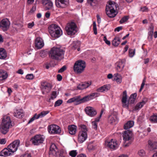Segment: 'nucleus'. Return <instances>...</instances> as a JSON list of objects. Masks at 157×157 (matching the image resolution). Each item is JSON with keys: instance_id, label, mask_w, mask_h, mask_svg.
Listing matches in <instances>:
<instances>
[{"instance_id": "1", "label": "nucleus", "mask_w": 157, "mask_h": 157, "mask_svg": "<svg viewBox=\"0 0 157 157\" xmlns=\"http://www.w3.org/2000/svg\"><path fill=\"white\" fill-rule=\"evenodd\" d=\"M65 52L63 48L54 47L49 52V56L52 59L61 61L64 58Z\"/></svg>"}, {"instance_id": "2", "label": "nucleus", "mask_w": 157, "mask_h": 157, "mask_svg": "<svg viewBox=\"0 0 157 157\" xmlns=\"http://www.w3.org/2000/svg\"><path fill=\"white\" fill-rule=\"evenodd\" d=\"M114 2L111 1L108 2V4L106 7L105 11L106 14L109 17H114L116 16L114 13L115 12V9L117 8Z\"/></svg>"}, {"instance_id": "3", "label": "nucleus", "mask_w": 157, "mask_h": 157, "mask_svg": "<svg viewBox=\"0 0 157 157\" xmlns=\"http://www.w3.org/2000/svg\"><path fill=\"white\" fill-rule=\"evenodd\" d=\"M65 29L67 35L71 36L75 35L77 31V25L72 21L67 23Z\"/></svg>"}, {"instance_id": "4", "label": "nucleus", "mask_w": 157, "mask_h": 157, "mask_svg": "<svg viewBox=\"0 0 157 157\" xmlns=\"http://www.w3.org/2000/svg\"><path fill=\"white\" fill-rule=\"evenodd\" d=\"M80 128L81 130L79 132L78 135V141L80 143H81L87 139V129L86 126L84 125H81Z\"/></svg>"}, {"instance_id": "5", "label": "nucleus", "mask_w": 157, "mask_h": 157, "mask_svg": "<svg viewBox=\"0 0 157 157\" xmlns=\"http://www.w3.org/2000/svg\"><path fill=\"white\" fill-rule=\"evenodd\" d=\"M132 132L129 130L124 132L123 137L124 142V147H128L131 144L132 141Z\"/></svg>"}, {"instance_id": "6", "label": "nucleus", "mask_w": 157, "mask_h": 157, "mask_svg": "<svg viewBox=\"0 0 157 157\" xmlns=\"http://www.w3.org/2000/svg\"><path fill=\"white\" fill-rule=\"evenodd\" d=\"M86 67L85 62L82 60L76 62L74 66V70L77 73H80L84 70Z\"/></svg>"}, {"instance_id": "7", "label": "nucleus", "mask_w": 157, "mask_h": 157, "mask_svg": "<svg viewBox=\"0 0 157 157\" xmlns=\"http://www.w3.org/2000/svg\"><path fill=\"white\" fill-rule=\"evenodd\" d=\"M44 139L43 135L37 134L32 137L30 141L34 145L38 146L43 143Z\"/></svg>"}, {"instance_id": "8", "label": "nucleus", "mask_w": 157, "mask_h": 157, "mask_svg": "<svg viewBox=\"0 0 157 157\" xmlns=\"http://www.w3.org/2000/svg\"><path fill=\"white\" fill-rule=\"evenodd\" d=\"M48 130L49 133L51 134H59L61 132L60 128L55 124L48 125Z\"/></svg>"}, {"instance_id": "9", "label": "nucleus", "mask_w": 157, "mask_h": 157, "mask_svg": "<svg viewBox=\"0 0 157 157\" xmlns=\"http://www.w3.org/2000/svg\"><path fill=\"white\" fill-rule=\"evenodd\" d=\"M10 24V22L8 19L4 18L0 22V28L3 31H6L9 29Z\"/></svg>"}, {"instance_id": "10", "label": "nucleus", "mask_w": 157, "mask_h": 157, "mask_svg": "<svg viewBox=\"0 0 157 157\" xmlns=\"http://www.w3.org/2000/svg\"><path fill=\"white\" fill-rule=\"evenodd\" d=\"M20 140H17L10 144L8 146V148L9 149H10V150L13 154L17 150L18 147L20 146Z\"/></svg>"}, {"instance_id": "11", "label": "nucleus", "mask_w": 157, "mask_h": 157, "mask_svg": "<svg viewBox=\"0 0 157 157\" xmlns=\"http://www.w3.org/2000/svg\"><path fill=\"white\" fill-rule=\"evenodd\" d=\"M105 143L107 146L112 150H116L119 147L117 141L115 139H112L109 141H105Z\"/></svg>"}, {"instance_id": "12", "label": "nucleus", "mask_w": 157, "mask_h": 157, "mask_svg": "<svg viewBox=\"0 0 157 157\" xmlns=\"http://www.w3.org/2000/svg\"><path fill=\"white\" fill-rule=\"evenodd\" d=\"M49 112V111H43L38 114L35 113L33 116L29 120L28 122V124H29L32 122L35 119H37L39 118H42Z\"/></svg>"}, {"instance_id": "13", "label": "nucleus", "mask_w": 157, "mask_h": 157, "mask_svg": "<svg viewBox=\"0 0 157 157\" xmlns=\"http://www.w3.org/2000/svg\"><path fill=\"white\" fill-rule=\"evenodd\" d=\"M125 63V60L124 59H120L116 63V70L117 71L121 72L122 71L124 67Z\"/></svg>"}, {"instance_id": "14", "label": "nucleus", "mask_w": 157, "mask_h": 157, "mask_svg": "<svg viewBox=\"0 0 157 157\" xmlns=\"http://www.w3.org/2000/svg\"><path fill=\"white\" fill-rule=\"evenodd\" d=\"M85 111L86 113L90 117H93L97 114V111L93 107L88 106L85 109Z\"/></svg>"}, {"instance_id": "15", "label": "nucleus", "mask_w": 157, "mask_h": 157, "mask_svg": "<svg viewBox=\"0 0 157 157\" xmlns=\"http://www.w3.org/2000/svg\"><path fill=\"white\" fill-rule=\"evenodd\" d=\"M75 102L76 105H79L83 103L82 98H81L80 96H75L69 99L67 102V103H69Z\"/></svg>"}, {"instance_id": "16", "label": "nucleus", "mask_w": 157, "mask_h": 157, "mask_svg": "<svg viewBox=\"0 0 157 157\" xmlns=\"http://www.w3.org/2000/svg\"><path fill=\"white\" fill-rule=\"evenodd\" d=\"M42 3L46 10H51L53 7V3L50 0H42Z\"/></svg>"}, {"instance_id": "17", "label": "nucleus", "mask_w": 157, "mask_h": 157, "mask_svg": "<svg viewBox=\"0 0 157 157\" xmlns=\"http://www.w3.org/2000/svg\"><path fill=\"white\" fill-rule=\"evenodd\" d=\"M148 101V98L144 97L142 100L140 102L136 104L135 107L133 108L132 111H134L140 110Z\"/></svg>"}, {"instance_id": "18", "label": "nucleus", "mask_w": 157, "mask_h": 157, "mask_svg": "<svg viewBox=\"0 0 157 157\" xmlns=\"http://www.w3.org/2000/svg\"><path fill=\"white\" fill-rule=\"evenodd\" d=\"M68 4V0H56V5L59 8H65L67 7Z\"/></svg>"}, {"instance_id": "19", "label": "nucleus", "mask_w": 157, "mask_h": 157, "mask_svg": "<svg viewBox=\"0 0 157 157\" xmlns=\"http://www.w3.org/2000/svg\"><path fill=\"white\" fill-rule=\"evenodd\" d=\"M99 95V94L98 93H93L82 98L83 103L91 100Z\"/></svg>"}, {"instance_id": "20", "label": "nucleus", "mask_w": 157, "mask_h": 157, "mask_svg": "<svg viewBox=\"0 0 157 157\" xmlns=\"http://www.w3.org/2000/svg\"><path fill=\"white\" fill-rule=\"evenodd\" d=\"M2 124L11 127L12 125L10 117L8 115H6L3 117Z\"/></svg>"}, {"instance_id": "21", "label": "nucleus", "mask_w": 157, "mask_h": 157, "mask_svg": "<svg viewBox=\"0 0 157 157\" xmlns=\"http://www.w3.org/2000/svg\"><path fill=\"white\" fill-rule=\"evenodd\" d=\"M108 120L109 123L113 124H117L118 121L117 116L113 114L109 116Z\"/></svg>"}, {"instance_id": "22", "label": "nucleus", "mask_w": 157, "mask_h": 157, "mask_svg": "<svg viewBox=\"0 0 157 157\" xmlns=\"http://www.w3.org/2000/svg\"><path fill=\"white\" fill-rule=\"evenodd\" d=\"M35 45L36 48L40 49L44 46V43L42 39L40 38L37 37L35 40Z\"/></svg>"}, {"instance_id": "23", "label": "nucleus", "mask_w": 157, "mask_h": 157, "mask_svg": "<svg viewBox=\"0 0 157 157\" xmlns=\"http://www.w3.org/2000/svg\"><path fill=\"white\" fill-rule=\"evenodd\" d=\"M91 83L92 82L91 81L86 82L78 85L77 88L79 90H83L88 87L91 84Z\"/></svg>"}, {"instance_id": "24", "label": "nucleus", "mask_w": 157, "mask_h": 157, "mask_svg": "<svg viewBox=\"0 0 157 157\" xmlns=\"http://www.w3.org/2000/svg\"><path fill=\"white\" fill-rule=\"evenodd\" d=\"M13 154L12 151L9 149L8 147L5 148L0 152V156H7Z\"/></svg>"}, {"instance_id": "25", "label": "nucleus", "mask_w": 157, "mask_h": 157, "mask_svg": "<svg viewBox=\"0 0 157 157\" xmlns=\"http://www.w3.org/2000/svg\"><path fill=\"white\" fill-rule=\"evenodd\" d=\"M56 147L55 144H52L51 145L49 152V157H55L56 156Z\"/></svg>"}, {"instance_id": "26", "label": "nucleus", "mask_w": 157, "mask_h": 157, "mask_svg": "<svg viewBox=\"0 0 157 157\" xmlns=\"http://www.w3.org/2000/svg\"><path fill=\"white\" fill-rule=\"evenodd\" d=\"M69 133L72 135H74L76 133L77 127L74 125H69L68 127Z\"/></svg>"}, {"instance_id": "27", "label": "nucleus", "mask_w": 157, "mask_h": 157, "mask_svg": "<svg viewBox=\"0 0 157 157\" xmlns=\"http://www.w3.org/2000/svg\"><path fill=\"white\" fill-rule=\"evenodd\" d=\"M14 115L18 118H20L24 115L23 110L22 109H17L14 110Z\"/></svg>"}, {"instance_id": "28", "label": "nucleus", "mask_w": 157, "mask_h": 157, "mask_svg": "<svg viewBox=\"0 0 157 157\" xmlns=\"http://www.w3.org/2000/svg\"><path fill=\"white\" fill-rule=\"evenodd\" d=\"M61 30L59 28V29H56L55 31L52 32L50 34L52 37L58 38L61 35Z\"/></svg>"}, {"instance_id": "29", "label": "nucleus", "mask_w": 157, "mask_h": 157, "mask_svg": "<svg viewBox=\"0 0 157 157\" xmlns=\"http://www.w3.org/2000/svg\"><path fill=\"white\" fill-rule=\"evenodd\" d=\"M148 144L150 150H153L157 149V142H152L150 140H149Z\"/></svg>"}, {"instance_id": "30", "label": "nucleus", "mask_w": 157, "mask_h": 157, "mask_svg": "<svg viewBox=\"0 0 157 157\" xmlns=\"http://www.w3.org/2000/svg\"><path fill=\"white\" fill-rule=\"evenodd\" d=\"M41 86L42 89L47 90H49L51 88V84L46 82H41Z\"/></svg>"}, {"instance_id": "31", "label": "nucleus", "mask_w": 157, "mask_h": 157, "mask_svg": "<svg viewBox=\"0 0 157 157\" xmlns=\"http://www.w3.org/2000/svg\"><path fill=\"white\" fill-rule=\"evenodd\" d=\"M60 28L56 25L53 24L50 25L48 28V30L49 33L55 31L56 29H59Z\"/></svg>"}, {"instance_id": "32", "label": "nucleus", "mask_w": 157, "mask_h": 157, "mask_svg": "<svg viewBox=\"0 0 157 157\" xmlns=\"http://www.w3.org/2000/svg\"><path fill=\"white\" fill-rule=\"evenodd\" d=\"M8 77L7 73L5 71L0 70V80H2L6 79Z\"/></svg>"}, {"instance_id": "33", "label": "nucleus", "mask_w": 157, "mask_h": 157, "mask_svg": "<svg viewBox=\"0 0 157 157\" xmlns=\"http://www.w3.org/2000/svg\"><path fill=\"white\" fill-rule=\"evenodd\" d=\"M134 124V122L132 121H129L126 123L124 126L125 129H127L132 127Z\"/></svg>"}, {"instance_id": "34", "label": "nucleus", "mask_w": 157, "mask_h": 157, "mask_svg": "<svg viewBox=\"0 0 157 157\" xmlns=\"http://www.w3.org/2000/svg\"><path fill=\"white\" fill-rule=\"evenodd\" d=\"M6 56L7 53L5 50L3 48H0V59H4Z\"/></svg>"}, {"instance_id": "35", "label": "nucleus", "mask_w": 157, "mask_h": 157, "mask_svg": "<svg viewBox=\"0 0 157 157\" xmlns=\"http://www.w3.org/2000/svg\"><path fill=\"white\" fill-rule=\"evenodd\" d=\"M120 43V38L117 36H115L112 41V45L115 47L118 46Z\"/></svg>"}, {"instance_id": "36", "label": "nucleus", "mask_w": 157, "mask_h": 157, "mask_svg": "<svg viewBox=\"0 0 157 157\" xmlns=\"http://www.w3.org/2000/svg\"><path fill=\"white\" fill-rule=\"evenodd\" d=\"M10 128V127L2 124L0 129L1 132L4 134H6L8 132Z\"/></svg>"}, {"instance_id": "37", "label": "nucleus", "mask_w": 157, "mask_h": 157, "mask_svg": "<svg viewBox=\"0 0 157 157\" xmlns=\"http://www.w3.org/2000/svg\"><path fill=\"white\" fill-rule=\"evenodd\" d=\"M150 28V31L148 33V39L151 40L153 34L154 27L152 25H151Z\"/></svg>"}, {"instance_id": "38", "label": "nucleus", "mask_w": 157, "mask_h": 157, "mask_svg": "<svg viewBox=\"0 0 157 157\" xmlns=\"http://www.w3.org/2000/svg\"><path fill=\"white\" fill-rule=\"evenodd\" d=\"M80 44L79 41H74L72 44V46L74 49H77L78 51H79L80 50Z\"/></svg>"}, {"instance_id": "39", "label": "nucleus", "mask_w": 157, "mask_h": 157, "mask_svg": "<svg viewBox=\"0 0 157 157\" xmlns=\"http://www.w3.org/2000/svg\"><path fill=\"white\" fill-rule=\"evenodd\" d=\"M127 94L126 90L123 91L122 94V103H126L127 100Z\"/></svg>"}, {"instance_id": "40", "label": "nucleus", "mask_w": 157, "mask_h": 157, "mask_svg": "<svg viewBox=\"0 0 157 157\" xmlns=\"http://www.w3.org/2000/svg\"><path fill=\"white\" fill-rule=\"evenodd\" d=\"M150 121L152 122H157V113H155L151 116L150 118Z\"/></svg>"}, {"instance_id": "41", "label": "nucleus", "mask_w": 157, "mask_h": 157, "mask_svg": "<svg viewBox=\"0 0 157 157\" xmlns=\"http://www.w3.org/2000/svg\"><path fill=\"white\" fill-rule=\"evenodd\" d=\"M103 90L104 91H107L109 90L111 88V86L109 84H106L102 86Z\"/></svg>"}, {"instance_id": "42", "label": "nucleus", "mask_w": 157, "mask_h": 157, "mask_svg": "<svg viewBox=\"0 0 157 157\" xmlns=\"http://www.w3.org/2000/svg\"><path fill=\"white\" fill-rule=\"evenodd\" d=\"M129 19V17L127 16H125L123 17L120 21V23L121 24H122L126 21Z\"/></svg>"}, {"instance_id": "43", "label": "nucleus", "mask_w": 157, "mask_h": 157, "mask_svg": "<svg viewBox=\"0 0 157 157\" xmlns=\"http://www.w3.org/2000/svg\"><path fill=\"white\" fill-rule=\"evenodd\" d=\"M122 78L121 75L118 73L115 74L113 77V80L116 81L117 80Z\"/></svg>"}, {"instance_id": "44", "label": "nucleus", "mask_w": 157, "mask_h": 157, "mask_svg": "<svg viewBox=\"0 0 157 157\" xmlns=\"http://www.w3.org/2000/svg\"><path fill=\"white\" fill-rule=\"evenodd\" d=\"M69 155L72 157H75L77 154L76 150H72L69 153Z\"/></svg>"}, {"instance_id": "45", "label": "nucleus", "mask_w": 157, "mask_h": 157, "mask_svg": "<svg viewBox=\"0 0 157 157\" xmlns=\"http://www.w3.org/2000/svg\"><path fill=\"white\" fill-rule=\"evenodd\" d=\"M66 152L65 151L63 150H61L60 151L59 157H66Z\"/></svg>"}, {"instance_id": "46", "label": "nucleus", "mask_w": 157, "mask_h": 157, "mask_svg": "<svg viewBox=\"0 0 157 157\" xmlns=\"http://www.w3.org/2000/svg\"><path fill=\"white\" fill-rule=\"evenodd\" d=\"M146 77H145L143 80V81L141 84L140 88L139 90V91L140 92H141L142 91V90L143 89L144 87V86L145 85V82H146Z\"/></svg>"}, {"instance_id": "47", "label": "nucleus", "mask_w": 157, "mask_h": 157, "mask_svg": "<svg viewBox=\"0 0 157 157\" xmlns=\"http://www.w3.org/2000/svg\"><path fill=\"white\" fill-rule=\"evenodd\" d=\"M63 103V101L62 100H58L55 102L54 107H56L60 105Z\"/></svg>"}, {"instance_id": "48", "label": "nucleus", "mask_w": 157, "mask_h": 157, "mask_svg": "<svg viewBox=\"0 0 157 157\" xmlns=\"http://www.w3.org/2000/svg\"><path fill=\"white\" fill-rule=\"evenodd\" d=\"M34 76L33 74H28L26 76V78L27 79L32 80L33 79Z\"/></svg>"}, {"instance_id": "49", "label": "nucleus", "mask_w": 157, "mask_h": 157, "mask_svg": "<svg viewBox=\"0 0 157 157\" xmlns=\"http://www.w3.org/2000/svg\"><path fill=\"white\" fill-rule=\"evenodd\" d=\"M93 29L94 31V33L95 35H96L97 34V29L96 27V25L95 22H94L93 23Z\"/></svg>"}, {"instance_id": "50", "label": "nucleus", "mask_w": 157, "mask_h": 157, "mask_svg": "<svg viewBox=\"0 0 157 157\" xmlns=\"http://www.w3.org/2000/svg\"><path fill=\"white\" fill-rule=\"evenodd\" d=\"M135 51L132 49H129V55L130 57H132L135 54Z\"/></svg>"}, {"instance_id": "51", "label": "nucleus", "mask_w": 157, "mask_h": 157, "mask_svg": "<svg viewBox=\"0 0 157 157\" xmlns=\"http://www.w3.org/2000/svg\"><path fill=\"white\" fill-rule=\"evenodd\" d=\"M92 127L95 130H96L97 129V124L98 123H96L95 122H92Z\"/></svg>"}, {"instance_id": "52", "label": "nucleus", "mask_w": 157, "mask_h": 157, "mask_svg": "<svg viewBox=\"0 0 157 157\" xmlns=\"http://www.w3.org/2000/svg\"><path fill=\"white\" fill-rule=\"evenodd\" d=\"M66 69V67L65 66H63L58 71V73H62Z\"/></svg>"}, {"instance_id": "53", "label": "nucleus", "mask_w": 157, "mask_h": 157, "mask_svg": "<svg viewBox=\"0 0 157 157\" xmlns=\"http://www.w3.org/2000/svg\"><path fill=\"white\" fill-rule=\"evenodd\" d=\"M103 40L107 44L109 45L110 44V42L109 40H107L106 36H105L104 37Z\"/></svg>"}, {"instance_id": "54", "label": "nucleus", "mask_w": 157, "mask_h": 157, "mask_svg": "<svg viewBox=\"0 0 157 157\" xmlns=\"http://www.w3.org/2000/svg\"><path fill=\"white\" fill-rule=\"evenodd\" d=\"M138 154L140 156H143L145 154L144 151L143 150H141L138 151Z\"/></svg>"}, {"instance_id": "55", "label": "nucleus", "mask_w": 157, "mask_h": 157, "mask_svg": "<svg viewBox=\"0 0 157 157\" xmlns=\"http://www.w3.org/2000/svg\"><path fill=\"white\" fill-rule=\"evenodd\" d=\"M6 142V140L5 138H3L0 139V144H5Z\"/></svg>"}, {"instance_id": "56", "label": "nucleus", "mask_w": 157, "mask_h": 157, "mask_svg": "<svg viewBox=\"0 0 157 157\" xmlns=\"http://www.w3.org/2000/svg\"><path fill=\"white\" fill-rule=\"evenodd\" d=\"M36 5H34L32 7V8L30 10V13H33L36 10Z\"/></svg>"}, {"instance_id": "57", "label": "nucleus", "mask_w": 157, "mask_h": 157, "mask_svg": "<svg viewBox=\"0 0 157 157\" xmlns=\"http://www.w3.org/2000/svg\"><path fill=\"white\" fill-rule=\"evenodd\" d=\"M96 90L97 91L99 92H104V90H103V88L102 86L97 89Z\"/></svg>"}, {"instance_id": "58", "label": "nucleus", "mask_w": 157, "mask_h": 157, "mask_svg": "<svg viewBox=\"0 0 157 157\" xmlns=\"http://www.w3.org/2000/svg\"><path fill=\"white\" fill-rule=\"evenodd\" d=\"M137 96V94L136 93L133 94H132L130 98V99H132V98H133L134 99H136V97Z\"/></svg>"}, {"instance_id": "59", "label": "nucleus", "mask_w": 157, "mask_h": 157, "mask_svg": "<svg viewBox=\"0 0 157 157\" xmlns=\"http://www.w3.org/2000/svg\"><path fill=\"white\" fill-rule=\"evenodd\" d=\"M34 25L33 22L32 23H29L28 25V27L29 28H31Z\"/></svg>"}, {"instance_id": "60", "label": "nucleus", "mask_w": 157, "mask_h": 157, "mask_svg": "<svg viewBox=\"0 0 157 157\" xmlns=\"http://www.w3.org/2000/svg\"><path fill=\"white\" fill-rule=\"evenodd\" d=\"M122 29V27L121 26L118 27L114 29L115 31L119 32L120 30Z\"/></svg>"}, {"instance_id": "61", "label": "nucleus", "mask_w": 157, "mask_h": 157, "mask_svg": "<svg viewBox=\"0 0 157 157\" xmlns=\"http://www.w3.org/2000/svg\"><path fill=\"white\" fill-rule=\"evenodd\" d=\"M57 79L59 81H61L62 79V76L59 74H58L57 75Z\"/></svg>"}, {"instance_id": "62", "label": "nucleus", "mask_w": 157, "mask_h": 157, "mask_svg": "<svg viewBox=\"0 0 157 157\" xmlns=\"http://www.w3.org/2000/svg\"><path fill=\"white\" fill-rule=\"evenodd\" d=\"M147 10V8L146 7H142L140 9V10L142 12H146Z\"/></svg>"}, {"instance_id": "63", "label": "nucleus", "mask_w": 157, "mask_h": 157, "mask_svg": "<svg viewBox=\"0 0 157 157\" xmlns=\"http://www.w3.org/2000/svg\"><path fill=\"white\" fill-rule=\"evenodd\" d=\"M17 73L21 74L22 75L24 73L23 71L21 69H19L17 71Z\"/></svg>"}, {"instance_id": "64", "label": "nucleus", "mask_w": 157, "mask_h": 157, "mask_svg": "<svg viewBox=\"0 0 157 157\" xmlns=\"http://www.w3.org/2000/svg\"><path fill=\"white\" fill-rule=\"evenodd\" d=\"M23 157H31V156L30 154L26 153L23 155Z\"/></svg>"}]
</instances>
